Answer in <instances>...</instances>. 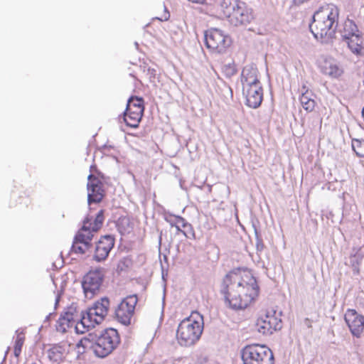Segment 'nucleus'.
<instances>
[{"instance_id": "1", "label": "nucleus", "mask_w": 364, "mask_h": 364, "mask_svg": "<svg viewBox=\"0 0 364 364\" xmlns=\"http://www.w3.org/2000/svg\"><path fill=\"white\" fill-rule=\"evenodd\" d=\"M241 271V268H236L228 272L223 279L220 289L225 303L234 310L247 308L259 293L255 277L248 272L245 279L240 275Z\"/></svg>"}, {"instance_id": "2", "label": "nucleus", "mask_w": 364, "mask_h": 364, "mask_svg": "<svg viewBox=\"0 0 364 364\" xmlns=\"http://www.w3.org/2000/svg\"><path fill=\"white\" fill-rule=\"evenodd\" d=\"M119 343L120 338L117 331L109 328L88 333L79 341L77 347L90 349L95 356L105 358L117 348Z\"/></svg>"}, {"instance_id": "3", "label": "nucleus", "mask_w": 364, "mask_h": 364, "mask_svg": "<svg viewBox=\"0 0 364 364\" xmlns=\"http://www.w3.org/2000/svg\"><path fill=\"white\" fill-rule=\"evenodd\" d=\"M339 9L333 4L319 7L313 16L310 30L316 39L332 38L336 33L339 18Z\"/></svg>"}, {"instance_id": "4", "label": "nucleus", "mask_w": 364, "mask_h": 364, "mask_svg": "<svg viewBox=\"0 0 364 364\" xmlns=\"http://www.w3.org/2000/svg\"><path fill=\"white\" fill-rule=\"evenodd\" d=\"M218 14L233 26H247L255 19L253 9L242 0H220Z\"/></svg>"}, {"instance_id": "5", "label": "nucleus", "mask_w": 364, "mask_h": 364, "mask_svg": "<svg viewBox=\"0 0 364 364\" xmlns=\"http://www.w3.org/2000/svg\"><path fill=\"white\" fill-rule=\"evenodd\" d=\"M203 325V316L197 311L181 321L176 331L179 345L184 347L194 345L202 335Z\"/></svg>"}, {"instance_id": "6", "label": "nucleus", "mask_w": 364, "mask_h": 364, "mask_svg": "<svg viewBox=\"0 0 364 364\" xmlns=\"http://www.w3.org/2000/svg\"><path fill=\"white\" fill-rule=\"evenodd\" d=\"M242 91L246 105L252 108L260 106L263 100V88L258 77L257 68L247 66L242 72Z\"/></svg>"}, {"instance_id": "7", "label": "nucleus", "mask_w": 364, "mask_h": 364, "mask_svg": "<svg viewBox=\"0 0 364 364\" xmlns=\"http://www.w3.org/2000/svg\"><path fill=\"white\" fill-rule=\"evenodd\" d=\"M109 304V299L106 296L95 302L92 307L85 311L75 326L76 333L82 334L90 328H94L95 324H100L107 314Z\"/></svg>"}, {"instance_id": "8", "label": "nucleus", "mask_w": 364, "mask_h": 364, "mask_svg": "<svg viewBox=\"0 0 364 364\" xmlns=\"http://www.w3.org/2000/svg\"><path fill=\"white\" fill-rule=\"evenodd\" d=\"M243 364H274V354L265 345L251 344L241 350Z\"/></svg>"}, {"instance_id": "9", "label": "nucleus", "mask_w": 364, "mask_h": 364, "mask_svg": "<svg viewBox=\"0 0 364 364\" xmlns=\"http://www.w3.org/2000/svg\"><path fill=\"white\" fill-rule=\"evenodd\" d=\"M144 100L141 97H131L124 114V122L127 126L136 128L141 120L144 111Z\"/></svg>"}, {"instance_id": "10", "label": "nucleus", "mask_w": 364, "mask_h": 364, "mask_svg": "<svg viewBox=\"0 0 364 364\" xmlns=\"http://www.w3.org/2000/svg\"><path fill=\"white\" fill-rule=\"evenodd\" d=\"M105 278L103 269L90 271L82 279V287L87 299H91L99 293Z\"/></svg>"}, {"instance_id": "11", "label": "nucleus", "mask_w": 364, "mask_h": 364, "mask_svg": "<svg viewBox=\"0 0 364 364\" xmlns=\"http://www.w3.org/2000/svg\"><path fill=\"white\" fill-rule=\"evenodd\" d=\"M205 45L212 52L222 53L230 46V37L218 28H210L205 33Z\"/></svg>"}, {"instance_id": "12", "label": "nucleus", "mask_w": 364, "mask_h": 364, "mask_svg": "<svg viewBox=\"0 0 364 364\" xmlns=\"http://www.w3.org/2000/svg\"><path fill=\"white\" fill-rule=\"evenodd\" d=\"M87 203L89 205L100 203L104 198L105 193L103 183L94 173L87 176Z\"/></svg>"}, {"instance_id": "13", "label": "nucleus", "mask_w": 364, "mask_h": 364, "mask_svg": "<svg viewBox=\"0 0 364 364\" xmlns=\"http://www.w3.org/2000/svg\"><path fill=\"white\" fill-rule=\"evenodd\" d=\"M273 314L267 312L264 316L259 318L256 322L257 331L264 335L272 334L274 331L280 330L282 327V320L278 319L274 314L275 311H272Z\"/></svg>"}, {"instance_id": "14", "label": "nucleus", "mask_w": 364, "mask_h": 364, "mask_svg": "<svg viewBox=\"0 0 364 364\" xmlns=\"http://www.w3.org/2000/svg\"><path fill=\"white\" fill-rule=\"evenodd\" d=\"M344 320L352 335L360 338L364 329V316L355 309H348L345 314Z\"/></svg>"}, {"instance_id": "15", "label": "nucleus", "mask_w": 364, "mask_h": 364, "mask_svg": "<svg viewBox=\"0 0 364 364\" xmlns=\"http://www.w3.org/2000/svg\"><path fill=\"white\" fill-rule=\"evenodd\" d=\"M115 239L112 235L102 236L96 243L94 259L97 262L105 260L109 255V252L114 247Z\"/></svg>"}, {"instance_id": "16", "label": "nucleus", "mask_w": 364, "mask_h": 364, "mask_svg": "<svg viewBox=\"0 0 364 364\" xmlns=\"http://www.w3.org/2000/svg\"><path fill=\"white\" fill-rule=\"evenodd\" d=\"M92 217L87 216L83 220L82 228L75 236V242H80L87 249H90L92 247L91 240L94 236L93 233L97 232L92 230Z\"/></svg>"}, {"instance_id": "17", "label": "nucleus", "mask_w": 364, "mask_h": 364, "mask_svg": "<svg viewBox=\"0 0 364 364\" xmlns=\"http://www.w3.org/2000/svg\"><path fill=\"white\" fill-rule=\"evenodd\" d=\"M82 314H85L83 311L78 312L76 306H70L68 308L64 314L60 316L58 320L59 326L65 331V325H66L67 327L73 326L74 324L76 325L80 321Z\"/></svg>"}, {"instance_id": "18", "label": "nucleus", "mask_w": 364, "mask_h": 364, "mask_svg": "<svg viewBox=\"0 0 364 364\" xmlns=\"http://www.w3.org/2000/svg\"><path fill=\"white\" fill-rule=\"evenodd\" d=\"M316 95L306 85H304L301 87L299 101L306 112H312L315 110L316 106Z\"/></svg>"}, {"instance_id": "19", "label": "nucleus", "mask_w": 364, "mask_h": 364, "mask_svg": "<svg viewBox=\"0 0 364 364\" xmlns=\"http://www.w3.org/2000/svg\"><path fill=\"white\" fill-rule=\"evenodd\" d=\"M171 227H175L178 232H182L187 238H195V232L193 226L186 221L181 216H175V221L172 222L166 219Z\"/></svg>"}, {"instance_id": "20", "label": "nucleus", "mask_w": 364, "mask_h": 364, "mask_svg": "<svg viewBox=\"0 0 364 364\" xmlns=\"http://www.w3.org/2000/svg\"><path fill=\"white\" fill-rule=\"evenodd\" d=\"M348 49L355 55H364V39L362 33L343 39Z\"/></svg>"}, {"instance_id": "21", "label": "nucleus", "mask_w": 364, "mask_h": 364, "mask_svg": "<svg viewBox=\"0 0 364 364\" xmlns=\"http://www.w3.org/2000/svg\"><path fill=\"white\" fill-rule=\"evenodd\" d=\"M120 156V151L117 146L105 144L95 151L94 159L96 158H112L117 159Z\"/></svg>"}, {"instance_id": "22", "label": "nucleus", "mask_w": 364, "mask_h": 364, "mask_svg": "<svg viewBox=\"0 0 364 364\" xmlns=\"http://www.w3.org/2000/svg\"><path fill=\"white\" fill-rule=\"evenodd\" d=\"M342 40L361 33L354 21L347 18L340 29Z\"/></svg>"}, {"instance_id": "23", "label": "nucleus", "mask_w": 364, "mask_h": 364, "mask_svg": "<svg viewBox=\"0 0 364 364\" xmlns=\"http://www.w3.org/2000/svg\"><path fill=\"white\" fill-rule=\"evenodd\" d=\"M65 353V346L62 343L53 345L48 350V358L51 362L59 363L64 359V353Z\"/></svg>"}, {"instance_id": "24", "label": "nucleus", "mask_w": 364, "mask_h": 364, "mask_svg": "<svg viewBox=\"0 0 364 364\" xmlns=\"http://www.w3.org/2000/svg\"><path fill=\"white\" fill-rule=\"evenodd\" d=\"M116 226L122 235L130 233L133 229L130 219L126 216L120 217L117 221Z\"/></svg>"}, {"instance_id": "25", "label": "nucleus", "mask_w": 364, "mask_h": 364, "mask_svg": "<svg viewBox=\"0 0 364 364\" xmlns=\"http://www.w3.org/2000/svg\"><path fill=\"white\" fill-rule=\"evenodd\" d=\"M114 313L117 320L123 325L128 326L131 323V319L134 313L127 312L126 309H121L119 305L117 306Z\"/></svg>"}, {"instance_id": "26", "label": "nucleus", "mask_w": 364, "mask_h": 364, "mask_svg": "<svg viewBox=\"0 0 364 364\" xmlns=\"http://www.w3.org/2000/svg\"><path fill=\"white\" fill-rule=\"evenodd\" d=\"M137 302L138 297L136 294H132L125 297L119 305L121 306V309H126L127 312H132L134 314Z\"/></svg>"}, {"instance_id": "27", "label": "nucleus", "mask_w": 364, "mask_h": 364, "mask_svg": "<svg viewBox=\"0 0 364 364\" xmlns=\"http://www.w3.org/2000/svg\"><path fill=\"white\" fill-rule=\"evenodd\" d=\"M137 302L138 297L136 294H132L125 297L119 305L121 306V309H126L127 312H132L134 314Z\"/></svg>"}, {"instance_id": "28", "label": "nucleus", "mask_w": 364, "mask_h": 364, "mask_svg": "<svg viewBox=\"0 0 364 364\" xmlns=\"http://www.w3.org/2000/svg\"><path fill=\"white\" fill-rule=\"evenodd\" d=\"M363 259V255L360 251H357L355 254L350 257V264L352 267L354 274H360V265Z\"/></svg>"}, {"instance_id": "29", "label": "nucleus", "mask_w": 364, "mask_h": 364, "mask_svg": "<svg viewBox=\"0 0 364 364\" xmlns=\"http://www.w3.org/2000/svg\"><path fill=\"white\" fill-rule=\"evenodd\" d=\"M352 149L357 156L364 158V140L353 139Z\"/></svg>"}, {"instance_id": "30", "label": "nucleus", "mask_w": 364, "mask_h": 364, "mask_svg": "<svg viewBox=\"0 0 364 364\" xmlns=\"http://www.w3.org/2000/svg\"><path fill=\"white\" fill-rule=\"evenodd\" d=\"M104 222V210H100L96 215L95 220L92 222V228L93 231H98Z\"/></svg>"}, {"instance_id": "31", "label": "nucleus", "mask_w": 364, "mask_h": 364, "mask_svg": "<svg viewBox=\"0 0 364 364\" xmlns=\"http://www.w3.org/2000/svg\"><path fill=\"white\" fill-rule=\"evenodd\" d=\"M158 13L155 18L161 21H168L170 18V13L164 4L159 6Z\"/></svg>"}, {"instance_id": "32", "label": "nucleus", "mask_w": 364, "mask_h": 364, "mask_svg": "<svg viewBox=\"0 0 364 364\" xmlns=\"http://www.w3.org/2000/svg\"><path fill=\"white\" fill-rule=\"evenodd\" d=\"M255 240H256V244H255L256 250H257V252L259 253L264 250V245L263 243V241H262V239L261 237L259 232L257 231V230L256 228H255Z\"/></svg>"}, {"instance_id": "33", "label": "nucleus", "mask_w": 364, "mask_h": 364, "mask_svg": "<svg viewBox=\"0 0 364 364\" xmlns=\"http://www.w3.org/2000/svg\"><path fill=\"white\" fill-rule=\"evenodd\" d=\"M327 73L333 77H338L343 73V70L336 65H331Z\"/></svg>"}, {"instance_id": "34", "label": "nucleus", "mask_w": 364, "mask_h": 364, "mask_svg": "<svg viewBox=\"0 0 364 364\" xmlns=\"http://www.w3.org/2000/svg\"><path fill=\"white\" fill-rule=\"evenodd\" d=\"M78 244H80V243L75 242V240H74L73 245L71 247V251H73L75 253L85 254L87 250H88L89 249L86 248L83 245H78Z\"/></svg>"}, {"instance_id": "35", "label": "nucleus", "mask_w": 364, "mask_h": 364, "mask_svg": "<svg viewBox=\"0 0 364 364\" xmlns=\"http://www.w3.org/2000/svg\"><path fill=\"white\" fill-rule=\"evenodd\" d=\"M223 71L228 76H232L237 73V70L234 65L228 64L223 67Z\"/></svg>"}, {"instance_id": "36", "label": "nucleus", "mask_w": 364, "mask_h": 364, "mask_svg": "<svg viewBox=\"0 0 364 364\" xmlns=\"http://www.w3.org/2000/svg\"><path fill=\"white\" fill-rule=\"evenodd\" d=\"M16 333H17V336H16L14 346L22 348V346L23 345L24 340H25L23 333L22 332L19 333V330H17L16 331Z\"/></svg>"}, {"instance_id": "37", "label": "nucleus", "mask_w": 364, "mask_h": 364, "mask_svg": "<svg viewBox=\"0 0 364 364\" xmlns=\"http://www.w3.org/2000/svg\"><path fill=\"white\" fill-rule=\"evenodd\" d=\"M170 165L172 166V168L173 169V174L177 178H179V181H180V186L181 187H182V179L180 178L181 175H180V172H179V169L172 165V164L169 163Z\"/></svg>"}, {"instance_id": "38", "label": "nucleus", "mask_w": 364, "mask_h": 364, "mask_svg": "<svg viewBox=\"0 0 364 364\" xmlns=\"http://www.w3.org/2000/svg\"><path fill=\"white\" fill-rule=\"evenodd\" d=\"M90 171L92 172L91 173L96 172L99 177H101L102 178H104L103 174L97 170V166L95 164H92L90 166Z\"/></svg>"}, {"instance_id": "39", "label": "nucleus", "mask_w": 364, "mask_h": 364, "mask_svg": "<svg viewBox=\"0 0 364 364\" xmlns=\"http://www.w3.org/2000/svg\"><path fill=\"white\" fill-rule=\"evenodd\" d=\"M21 353V348L14 346V353L16 357H18Z\"/></svg>"}, {"instance_id": "40", "label": "nucleus", "mask_w": 364, "mask_h": 364, "mask_svg": "<svg viewBox=\"0 0 364 364\" xmlns=\"http://www.w3.org/2000/svg\"><path fill=\"white\" fill-rule=\"evenodd\" d=\"M327 114V112H326V108L325 107H323L319 112V115L321 116V120H322V118L323 116L326 115Z\"/></svg>"}, {"instance_id": "41", "label": "nucleus", "mask_w": 364, "mask_h": 364, "mask_svg": "<svg viewBox=\"0 0 364 364\" xmlns=\"http://www.w3.org/2000/svg\"><path fill=\"white\" fill-rule=\"evenodd\" d=\"M189 1L195 4H203L206 0H188Z\"/></svg>"}, {"instance_id": "42", "label": "nucleus", "mask_w": 364, "mask_h": 364, "mask_svg": "<svg viewBox=\"0 0 364 364\" xmlns=\"http://www.w3.org/2000/svg\"><path fill=\"white\" fill-rule=\"evenodd\" d=\"M305 323L307 325V326H308L309 328H311V323H310V321H309V318H306V319H305Z\"/></svg>"}, {"instance_id": "43", "label": "nucleus", "mask_w": 364, "mask_h": 364, "mask_svg": "<svg viewBox=\"0 0 364 364\" xmlns=\"http://www.w3.org/2000/svg\"><path fill=\"white\" fill-rule=\"evenodd\" d=\"M59 299H60L59 296H58V297L56 298V299H55V307H56V306H57V305L58 304Z\"/></svg>"}, {"instance_id": "44", "label": "nucleus", "mask_w": 364, "mask_h": 364, "mask_svg": "<svg viewBox=\"0 0 364 364\" xmlns=\"http://www.w3.org/2000/svg\"><path fill=\"white\" fill-rule=\"evenodd\" d=\"M164 260L167 261V260H168V257H167V256L164 255Z\"/></svg>"}, {"instance_id": "45", "label": "nucleus", "mask_w": 364, "mask_h": 364, "mask_svg": "<svg viewBox=\"0 0 364 364\" xmlns=\"http://www.w3.org/2000/svg\"><path fill=\"white\" fill-rule=\"evenodd\" d=\"M161 236L159 237V245H161Z\"/></svg>"}]
</instances>
